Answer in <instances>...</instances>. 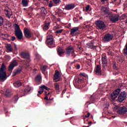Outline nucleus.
Segmentation results:
<instances>
[{
    "label": "nucleus",
    "mask_w": 127,
    "mask_h": 127,
    "mask_svg": "<svg viewBox=\"0 0 127 127\" xmlns=\"http://www.w3.org/2000/svg\"><path fill=\"white\" fill-rule=\"evenodd\" d=\"M121 89L118 88L111 93L110 98L112 102L115 101L118 96V101L119 103H123V101L127 99V92L126 91L121 92Z\"/></svg>",
    "instance_id": "f257e3e1"
},
{
    "label": "nucleus",
    "mask_w": 127,
    "mask_h": 127,
    "mask_svg": "<svg viewBox=\"0 0 127 127\" xmlns=\"http://www.w3.org/2000/svg\"><path fill=\"white\" fill-rule=\"evenodd\" d=\"M85 77H87V74L85 72H80L78 77H75L73 80V83L74 86L77 87L80 86L82 83H84Z\"/></svg>",
    "instance_id": "f03ea898"
},
{
    "label": "nucleus",
    "mask_w": 127,
    "mask_h": 127,
    "mask_svg": "<svg viewBox=\"0 0 127 127\" xmlns=\"http://www.w3.org/2000/svg\"><path fill=\"white\" fill-rule=\"evenodd\" d=\"M71 56L72 58H75V57L77 56V55L75 54L74 52V48L72 46H70L66 48L65 53L66 57H69V56L71 55Z\"/></svg>",
    "instance_id": "7ed1b4c3"
},
{
    "label": "nucleus",
    "mask_w": 127,
    "mask_h": 127,
    "mask_svg": "<svg viewBox=\"0 0 127 127\" xmlns=\"http://www.w3.org/2000/svg\"><path fill=\"white\" fill-rule=\"evenodd\" d=\"M46 42L50 48H53V47H55V42L53 39V36L52 35L47 36Z\"/></svg>",
    "instance_id": "20e7f679"
},
{
    "label": "nucleus",
    "mask_w": 127,
    "mask_h": 127,
    "mask_svg": "<svg viewBox=\"0 0 127 127\" xmlns=\"http://www.w3.org/2000/svg\"><path fill=\"white\" fill-rule=\"evenodd\" d=\"M114 39V35L110 33L106 34L102 38L103 42H110Z\"/></svg>",
    "instance_id": "39448f33"
},
{
    "label": "nucleus",
    "mask_w": 127,
    "mask_h": 127,
    "mask_svg": "<svg viewBox=\"0 0 127 127\" xmlns=\"http://www.w3.org/2000/svg\"><path fill=\"white\" fill-rule=\"evenodd\" d=\"M31 90V87H29V86H27L25 89H20L19 91L20 97H23V96L27 95V93H29Z\"/></svg>",
    "instance_id": "423d86ee"
},
{
    "label": "nucleus",
    "mask_w": 127,
    "mask_h": 127,
    "mask_svg": "<svg viewBox=\"0 0 127 127\" xmlns=\"http://www.w3.org/2000/svg\"><path fill=\"white\" fill-rule=\"evenodd\" d=\"M24 35L26 38H31V37H33V33L27 28H24Z\"/></svg>",
    "instance_id": "0eeeda50"
},
{
    "label": "nucleus",
    "mask_w": 127,
    "mask_h": 127,
    "mask_svg": "<svg viewBox=\"0 0 127 127\" xmlns=\"http://www.w3.org/2000/svg\"><path fill=\"white\" fill-rule=\"evenodd\" d=\"M80 34V30L79 27H73L70 30V35L71 36H77Z\"/></svg>",
    "instance_id": "6e6552de"
},
{
    "label": "nucleus",
    "mask_w": 127,
    "mask_h": 127,
    "mask_svg": "<svg viewBox=\"0 0 127 127\" xmlns=\"http://www.w3.org/2000/svg\"><path fill=\"white\" fill-rule=\"evenodd\" d=\"M96 24L97 27H99L101 30H104L106 28V25L105 24V22L103 21L97 20L96 22Z\"/></svg>",
    "instance_id": "1a4fd4ad"
},
{
    "label": "nucleus",
    "mask_w": 127,
    "mask_h": 127,
    "mask_svg": "<svg viewBox=\"0 0 127 127\" xmlns=\"http://www.w3.org/2000/svg\"><path fill=\"white\" fill-rule=\"evenodd\" d=\"M102 67L104 69L107 68L108 65V60H107V56L105 54H104L102 56Z\"/></svg>",
    "instance_id": "9d476101"
},
{
    "label": "nucleus",
    "mask_w": 127,
    "mask_h": 127,
    "mask_svg": "<svg viewBox=\"0 0 127 127\" xmlns=\"http://www.w3.org/2000/svg\"><path fill=\"white\" fill-rule=\"evenodd\" d=\"M119 18L120 16H118L117 15H112L109 16V19L111 22H113V23H116V22H118V21H119Z\"/></svg>",
    "instance_id": "9b49d317"
},
{
    "label": "nucleus",
    "mask_w": 127,
    "mask_h": 127,
    "mask_svg": "<svg viewBox=\"0 0 127 127\" xmlns=\"http://www.w3.org/2000/svg\"><path fill=\"white\" fill-rule=\"evenodd\" d=\"M94 73L97 76H101L102 75V66L97 65L96 69L94 70Z\"/></svg>",
    "instance_id": "f8f14e48"
},
{
    "label": "nucleus",
    "mask_w": 127,
    "mask_h": 127,
    "mask_svg": "<svg viewBox=\"0 0 127 127\" xmlns=\"http://www.w3.org/2000/svg\"><path fill=\"white\" fill-rule=\"evenodd\" d=\"M127 108L126 106L120 107L118 109V113L119 115H125V114H127Z\"/></svg>",
    "instance_id": "ddd939ff"
},
{
    "label": "nucleus",
    "mask_w": 127,
    "mask_h": 127,
    "mask_svg": "<svg viewBox=\"0 0 127 127\" xmlns=\"http://www.w3.org/2000/svg\"><path fill=\"white\" fill-rule=\"evenodd\" d=\"M15 66H17V62L16 60H14L10 63L8 67V71L12 72Z\"/></svg>",
    "instance_id": "4468645a"
},
{
    "label": "nucleus",
    "mask_w": 127,
    "mask_h": 127,
    "mask_svg": "<svg viewBox=\"0 0 127 127\" xmlns=\"http://www.w3.org/2000/svg\"><path fill=\"white\" fill-rule=\"evenodd\" d=\"M40 12L39 14H38L40 16H42V17H45V16L46 14H47V11L46 10V9H45V7H42L40 8Z\"/></svg>",
    "instance_id": "2eb2a0df"
},
{
    "label": "nucleus",
    "mask_w": 127,
    "mask_h": 127,
    "mask_svg": "<svg viewBox=\"0 0 127 127\" xmlns=\"http://www.w3.org/2000/svg\"><path fill=\"white\" fill-rule=\"evenodd\" d=\"M101 10L104 14H105L106 15H111V14H112V12H110L109 8L107 7L102 6L101 7Z\"/></svg>",
    "instance_id": "dca6fc26"
},
{
    "label": "nucleus",
    "mask_w": 127,
    "mask_h": 127,
    "mask_svg": "<svg viewBox=\"0 0 127 127\" xmlns=\"http://www.w3.org/2000/svg\"><path fill=\"white\" fill-rule=\"evenodd\" d=\"M113 68L115 71L113 72V75H119L120 74V71H119V68H118V66H117V63L114 62L113 63Z\"/></svg>",
    "instance_id": "f3484780"
},
{
    "label": "nucleus",
    "mask_w": 127,
    "mask_h": 127,
    "mask_svg": "<svg viewBox=\"0 0 127 127\" xmlns=\"http://www.w3.org/2000/svg\"><path fill=\"white\" fill-rule=\"evenodd\" d=\"M15 35L18 39V40H21V39H23V34L21 31L15 32Z\"/></svg>",
    "instance_id": "a211bd4d"
},
{
    "label": "nucleus",
    "mask_w": 127,
    "mask_h": 127,
    "mask_svg": "<svg viewBox=\"0 0 127 127\" xmlns=\"http://www.w3.org/2000/svg\"><path fill=\"white\" fill-rule=\"evenodd\" d=\"M20 56L21 58H23V59H30V56L29 55V54L28 53L25 52H22L20 53Z\"/></svg>",
    "instance_id": "6ab92c4d"
},
{
    "label": "nucleus",
    "mask_w": 127,
    "mask_h": 127,
    "mask_svg": "<svg viewBox=\"0 0 127 127\" xmlns=\"http://www.w3.org/2000/svg\"><path fill=\"white\" fill-rule=\"evenodd\" d=\"M42 27H43L44 31L48 30L49 28L50 27V22L45 21L44 25L42 26Z\"/></svg>",
    "instance_id": "aec40b11"
},
{
    "label": "nucleus",
    "mask_w": 127,
    "mask_h": 127,
    "mask_svg": "<svg viewBox=\"0 0 127 127\" xmlns=\"http://www.w3.org/2000/svg\"><path fill=\"white\" fill-rule=\"evenodd\" d=\"M64 7L66 10H71L75 8V4L74 3L68 4H66Z\"/></svg>",
    "instance_id": "412c9836"
},
{
    "label": "nucleus",
    "mask_w": 127,
    "mask_h": 127,
    "mask_svg": "<svg viewBox=\"0 0 127 127\" xmlns=\"http://www.w3.org/2000/svg\"><path fill=\"white\" fill-rule=\"evenodd\" d=\"M7 78V77L6 76V72H0V80L3 81L4 80H6Z\"/></svg>",
    "instance_id": "4be33fe9"
},
{
    "label": "nucleus",
    "mask_w": 127,
    "mask_h": 127,
    "mask_svg": "<svg viewBox=\"0 0 127 127\" xmlns=\"http://www.w3.org/2000/svg\"><path fill=\"white\" fill-rule=\"evenodd\" d=\"M22 71V69L20 68H17L15 69L13 72V76H16V75H18V74H20L21 73V71Z\"/></svg>",
    "instance_id": "5701e85b"
},
{
    "label": "nucleus",
    "mask_w": 127,
    "mask_h": 127,
    "mask_svg": "<svg viewBox=\"0 0 127 127\" xmlns=\"http://www.w3.org/2000/svg\"><path fill=\"white\" fill-rule=\"evenodd\" d=\"M13 85L15 88H19L22 85V82H21V80H18L14 82Z\"/></svg>",
    "instance_id": "b1692460"
},
{
    "label": "nucleus",
    "mask_w": 127,
    "mask_h": 127,
    "mask_svg": "<svg viewBox=\"0 0 127 127\" xmlns=\"http://www.w3.org/2000/svg\"><path fill=\"white\" fill-rule=\"evenodd\" d=\"M12 91L9 89H7L5 91V96L7 97H11L12 95Z\"/></svg>",
    "instance_id": "393cba45"
},
{
    "label": "nucleus",
    "mask_w": 127,
    "mask_h": 127,
    "mask_svg": "<svg viewBox=\"0 0 127 127\" xmlns=\"http://www.w3.org/2000/svg\"><path fill=\"white\" fill-rule=\"evenodd\" d=\"M57 51L59 56H62V55H64V50L62 48L59 47Z\"/></svg>",
    "instance_id": "a878e982"
},
{
    "label": "nucleus",
    "mask_w": 127,
    "mask_h": 127,
    "mask_svg": "<svg viewBox=\"0 0 127 127\" xmlns=\"http://www.w3.org/2000/svg\"><path fill=\"white\" fill-rule=\"evenodd\" d=\"M44 89L46 90L47 91H48L49 90H50L47 86L43 85L41 86L40 87V91L41 92H42L43 93L44 92Z\"/></svg>",
    "instance_id": "bb28decb"
},
{
    "label": "nucleus",
    "mask_w": 127,
    "mask_h": 127,
    "mask_svg": "<svg viewBox=\"0 0 127 127\" xmlns=\"http://www.w3.org/2000/svg\"><path fill=\"white\" fill-rule=\"evenodd\" d=\"M118 63L119 64H122L124 61H125V57L123 56H120L117 59Z\"/></svg>",
    "instance_id": "cd10ccee"
},
{
    "label": "nucleus",
    "mask_w": 127,
    "mask_h": 127,
    "mask_svg": "<svg viewBox=\"0 0 127 127\" xmlns=\"http://www.w3.org/2000/svg\"><path fill=\"white\" fill-rule=\"evenodd\" d=\"M28 0H22L21 4H22L23 6L26 7V6H28Z\"/></svg>",
    "instance_id": "c85d7f7f"
},
{
    "label": "nucleus",
    "mask_w": 127,
    "mask_h": 127,
    "mask_svg": "<svg viewBox=\"0 0 127 127\" xmlns=\"http://www.w3.org/2000/svg\"><path fill=\"white\" fill-rule=\"evenodd\" d=\"M54 78L55 80H57V79H59L60 78V76H59V71L58 70L56 71V73L55 74V75L54 76Z\"/></svg>",
    "instance_id": "c756f323"
},
{
    "label": "nucleus",
    "mask_w": 127,
    "mask_h": 127,
    "mask_svg": "<svg viewBox=\"0 0 127 127\" xmlns=\"http://www.w3.org/2000/svg\"><path fill=\"white\" fill-rule=\"evenodd\" d=\"M87 46L88 47V48H90V49H93V48H96V46H94L93 42L87 44Z\"/></svg>",
    "instance_id": "7c9ffc66"
},
{
    "label": "nucleus",
    "mask_w": 127,
    "mask_h": 127,
    "mask_svg": "<svg viewBox=\"0 0 127 127\" xmlns=\"http://www.w3.org/2000/svg\"><path fill=\"white\" fill-rule=\"evenodd\" d=\"M41 76L40 75H37L36 77L35 78V81L37 82V83H40L41 82Z\"/></svg>",
    "instance_id": "2f4dec72"
},
{
    "label": "nucleus",
    "mask_w": 127,
    "mask_h": 127,
    "mask_svg": "<svg viewBox=\"0 0 127 127\" xmlns=\"http://www.w3.org/2000/svg\"><path fill=\"white\" fill-rule=\"evenodd\" d=\"M29 62H30V59L25 60L24 61V64L26 66V67L29 66Z\"/></svg>",
    "instance_id": "473e14b6"
},
{
    "label": "nucleus",
    "mask_w": 127,
    "mask_h": 127,
    "mask_svg": "<svg viewBox=\"0 0 127 127\" xmlns=\"http://www.w3.org/2000/svg\"><path fill=\"white\" fill-rule=\"evenodd\" d=\"M15 32L21 31V30H20V27H19V25H18V24H15Z\"/></svg>",
    "instance_id": "72a5a7b5"
},
{
    "label": "nucleus",
    "mask_w": 127,
    "mask_h": 127,
    "mask_svg": "<svg viewBox=\"0 0 127 127\" xmlns=\"http://www.w3.org/2000/svg\"><path fill=\"white\" fill-rule=\"evenodd\" d=\"M6 48L7 50L8 51H10V52H12V50H13V49H12V47L11 46V45L8 44L6 47Z\"/></svg>",
    "instance_id": "f704fd0d"
},
{
    "label": "nucleus",
    "mask_w": 127,
    "mask_h": 127,
    "mask_svg": "<svg viewBox=\"0 0 127 127\" xmlns=\"http://www.w3.org/2000/svg\"><path fill=\"white\" fill-rule=\"evenodd\" d=\"M18 100V96L17 95H15L13 98V99H12V102H13L14 104H15Z\"/></svg>",
    "instance_id": "c9c22d12"
},
{
    "label": "nucleus",
    "mask_w": 127,
    "mask_h": 127,
    "mask_svg": "<svg viewBox=\"0 0 127 127\" xmlns=\"http://www.w3.org/2000/svg\"><path fill=\"white\" fill-rule=\"evenodd\" d=\"M5 69H6L5 65H4V64H2L0 68V72H5L4 70H5Z\"/></svg>",
    "instance_id": "e433bc0d"
},
{
    "label": "nucleus",
    "mask_w": 127,
    "mask_h": 127,
    "mask_svg": "<svg viewBox=\"0 0 127 127\" xmlns=\"http://www.w3.org/2000/svg\"><path fill=\"white\" fill-rule=\"evenodd\" d=\"M3 35H4L6 40H8V41H10V39H9V37H10V35L7 34H3Z\"/></svg>",
    "instance_id": "4c0bfd02"
},
{
    "label": "nucleus",
    "mask_w": 127,
    "mask_h": 127,
    "mask_svg": "<svg viewBox=\"0 0 127 127\" xmlns=\"http://www.w3.org/2000/svg\"><path fill=\"white\" fill-rule=\"evenodd\" d=\"M41 69L42 70V73L44 74L45 73V71H46V65H44L41 67Z\"/></svg>",
    "instance_id": "58836bf2"
},
{
    "label": "nucleus",
    "mask_w": 127,
    "mask_h": 127,
    "mask_svg": "<svg viewBox=\"0 0 127 127\" xmlns=\"http://www.w3.org/2000/svg\"><path fill=\"white\" fill-rule=\"evenodd\" d=\"M4 19L2 17L0 16V26H2L3 25Z\"/></svg>",
    "instance_id": "ea45409f"
},
{
    "label": "nucleus",
    "mask_w": 127,
    "mask_h": 127,
    "mask_svg": "<svg viewBox=\"0 0 127 127\" xmlns=\"http://www.w3.org/2000/svg\"><path fill=\"white\" fill-rule=\"evenodd\" d=\"M124 53L125 55L127 56V43L126 44L125 47L124 49Z\"/></svg>",
    "instance_id": "a19ab883"
},
{
    "label": "nucleus",
    "mask_w": 127,
    "mask_h": 127,
    "mask_svg": "<svg viewBox=\"0 0 127 127\" xmlns=\"http://www.w3.org/2000/svg\"><path fill=\"white\" fill-rule=\"evenodd\" d=\"M55 88L56 91H59V84H58L57 83H56L55 84Z\"/></svg>",
    "instance_id": "79ce46f5"
},
{
    "label": "nucleus",
    "mask_w": 127,
    "mask_h": 127,
    "mask_svg": "<svg viewBox=\"0 0 127 127\" xmlns=\"http://www.w3.org/2000/svg\"><path fill=\"white\" fill-rule=\"evenodd\" d=\"M10 37V40H11L12 41H14V40H15L16 39V38H15V36H11Z\"/></svg>",
    "instance_id": "37998d69"
},
{
    "label": "nucleus",
    "mask_w": 127,
    "mask_h": 127,
    "mask_svg": "<svg viewBox=\"0 0 127 127\" xmlns=\"http://www.w3.org/2000/svg\"><path fill=\"white\" fill-rule=\"evenodd\" d=\"M49 7H52L53 6V2L52 0L50 1V3H49Z\"/></svg>",
    "instance_id": "c03bdc74"
},
{
    "label": "nucleus",
    "mask_w": 127,
    "mask_h": 127,
    "mask_svg": "<svg viewBox=\"0 0 127 127\" xmlns=\"http://www.w3.org/2000/svg\"><path fill=\"white\" fill-rule=\"evenodd\" d=\"M62 31H63V29H60L56 31V33L59 34V33H62Z\"/></svg>",
    "instance_id": "a18cd8bd"
},
{
    "label": "nucleus",
    "mask_w": 127,
    "mask_h": 127,
    "mask_svg": "<svg viewBox=\"0 0 127 127\" xmlns=\"http://www.w3.org/2000/svg\"><path fill=\"white\" fill-rule=\"evenodd\" d=\"M53 1L56 4H57V3H59L60 2V0H53Z\"/></svg>",
    "instance_id": "49530a36"
},
{
    "label": "nucleus",
    "mask_w": 127,
    "mask_h": 127,
    "mask_svg": "<svg viewBox=\"0 0 127 127\" xmlns=\"http://www.w3.org/2000/svg\"><path fill=\"white\" fill-rule=\"evenodd\" d=\"M89 9H90V5H88L87 6H86L85 7L86 11H88V10H89Z\"/></svg>",
    "instance_id": "de8ad7c7"
},
{
    "label": "nucleus",
    "mask_w": 127,
    "mask_h": 127,
    "mask_svg": "<svg viewBox=\"0 0 127 127\" xmlns=\"http://www.w3.org/2000/svg\"><path fill=\"white\" fill-rule=\"evenodd\" d=\"M77 70H79V69H80V67H81V65H80L79 64H78L76 65V66H75Z\"/></svg>",
    "instance_id": "09e8293b"
},
{
    "label": "nucleus",
    "mask_w": 127,
    "mask_h": 127,
    "mask_svg": "<svg viewBox=\"0 0 127 127\" xmlns=\"http://www.w3.org/2000/svg\"><path fill=\"white\" fill-rule=\"evenodd\" d=\"M108 0H100V1L101 3H102L103 4L106 2V1H108Z\"/></svg>",
    "instance_id": "8fccbe9b"
},
{
    "label": "nucleus",
    "mask_w": 127,
    "mask_h": 127,
    "mask_svg": "<svg viewBox=\"0 0 127 127\" xmlns=\"http://www.w3.org/2000/svg\"><path fill=\"white\" fill-rule=\"evenodd\" d=\"M38 94H37V96L38 97H39V95H41L42 94V93H43V92L42 91H40V90H39L38 91Z\"/></svg>",
    "instance_id": "3c124183"
},
{
    "label": "nucleus",
    "mask_w": 127,
    "mask_h": 127,
    "mask_svg": "<svg viewBox=\"0 0 127 127\" xmlns=\"http://www.w3.org/2000/svg\"><path fill=\"white\" fill-rule=\"evenodd\" d=\"M71 26V24H68V25H64V27H65V28H69V27Z\"/></svg>",
    "instance_id": "603ef678"
},
{
    "label": "nucleus",
    "mask_w": 127,
    "mask_h": 127,
    "mask_svg": "<svg viewBox=\"0 0 127 127\" xmlns=\"http://www.w3.org/2000/svg\"><path fill=\"white\" fill-rule=\"evenodd\" d=\"M52 100V99H49L48 100H47L46 104H49V103H51V101Z\"/></svg>",
    "instance_id": "864d4df0"
},
{
    "label": "nucleus",
    "mask_w": 127,
    "mask_h": 127,
    "mask_svg": "<svg viewBox=\"0 0 127 127\" xmlns=\"http://www.w3.org/2000/svg\"><path fill=\"white\" fill-rule=\"evenodd\" d=\"M44 99H45V100H47V101L49 100V99H48V96L47 95L45 96Z\"/></svg>",
    "instance_id": "5fc2aeb1"
},
{
    "label": "nucleus",
    "mask_w": 127,
    "mask_h": 127,
    "mask_svg": "<svg viewBox=\"0 0 127 127\" xmlns=\"http://www.w3.org/2000/svg\"><path fill=\"white\" fill-rule=\"evenodd\" d=\"M90 117V113H88L87 115H85V118H89Z\"/></svg>",
    "instance_id": "6e6d98bb"
},
{
    "label": "nucleus",
    "mask_w": 127,
    "mask_h": 127,
    "mask_svg": "<svg viewBox=\"0 0 127 127\" xmlns=\"http://www.w3.org/2000/svg\"><path fill=\"white\" fill-rule=\"evenodd\" d=\"M67 85H68V81L67 80H65L64 82V86H66Z\"/></svg>",
    "instance_id": "4d7b16f0"
},
{
    "label": "nucleus",
    "mask_w": 127,
    "mask_h": 127,
    "mask_svg": "<svg viewBox=\"0 0 127 127\" xmlns=\"http://www.w3.org/2000/svg\"><path fill=\"white\" fill-rule=\"evenodd\" d=\"M45 94H46V96H49L50 95V92H48L47 93V92L45 91Z\"/></svg>",
    "instance_id": "13d9d810"
},
{
    "label": "nucleus",
    "mask_w": 127,
    "mask_h": 127,
    "mask_svg": "<svg viewBox=\"0 0 127 127\" xmlns=\"http://www.w3.org/2000/svg\"><path fill=\"white\" fill-rule=\"evenodd\" d=\"M37 59L39 61L40 60V57H36Z\"/></svg>",
    "instance_id": "bf43d9fd"
},
{
    "label": "nucleus",
    "mask_w": 127,
    "mask_h": 127,
    "mask_svg": "<svg viewBox=\"0 0 127 127\" xmlns=\"http://www.w3.org/2000/svg\"><path fill=\"white\" fill-rule=\"evenodd\" d=\"M91 101H94V99H93V96H91L90 98Z\"/></svg>",
    "instance_id": "052dcab7"
},
{
    "label": "nucleus",
    "mask_w": 127,
    "mask_h": 127,
    "mask_svg": "<svg viewBox=\"0 0 127 127\" xmlns=\"http://www.w3.org/2000/svg\"><path fill=\"white\" fill-rule=\"evenodd\" d=\"M91 124H92V122L90 121L88 123V125H89V126H91Z\"/></svg>",
    "instance_id": "680f3d73"
},
{
    "label": "nucleus",
    "mask_w": 127,
    "mask_h": 127,
    "mask_svg": "<svg viewBox=\"0 0 127 127\" xmlns=\"http://www.w3.org/2000/svg\"><path fill=\"white\" fill-rule=\"evenodd\" d=\"M7 15H8L9 17H10V16H11V14H9L8 13H7Z\"/></svg>",
    "instance_id": "e2e57ef3"
},
{
    "label": "nucleus",
    "mask_w": 127,
    "mask_h": 127,
    "mask_svg": "<svg viewBox=\"0 0 127 127\" xmlns=\"http://www.w3.org/2000/svg\"><path fill=\"white\" fill-rule=\"evenodd\" d=\"M58 21H60V18L58 19Z\"/></svg>",
    "instance_id": "0e129e2a"
},
{
    "label": "nucleus",
    "mask_w": 127,
    "mask_h": 127,
    "mask_svg": "<svg viewBox=\"0 0 127 127\" xmlns=\"http://www.w3.org/2000/svg\"><path fill=\"white\" fill-rule=\"evenodd\" d=\"M65 116H67V115H68V113H65Z\"/></svg>",
    "instance_id": "69168bd1"
},
{
    "label": "nucleus",
    "mask_w": 127,
    "mask_h": 127,
    "mask_svg": "<svg viewBox=\"0 0 127 127\" xmlns=\"http://www.w3.org/2000/svg\"><path fill=\"white\" fill-rule=\"evenodd\" d=\"M7 113H8L7 112H6L5 113V115H6L7 114Z\"/></svg>",
    "instance_id": "338daca9"
},
{
    "label": "nucleus",
    "mask_w": 127,
    "mask_h": 127,
    "mask_svg": "<svg viewBox=\"0 0 127 127\" xmlns=\"http://www.w3.org/2000/svg\"><path fill=\"white\" fill-rule=\"evenodd\" d=\"M89 126H87V127H86V126H84V127H89Z\"/></svg>",
    "instance_id": "774afa93"
}]
</instances>
